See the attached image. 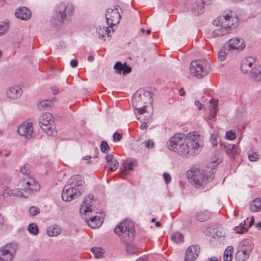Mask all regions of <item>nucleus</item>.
Wrapping results in <instances>:
<instances>
[{
  "label": "nucleus",
  "mask_w": 261,
  "mask_h": 261,
  "mask_svg": "<svg viewBox=\"0 0 261 261\" xmlns=\"http://www.w3.org/2000/svg\"><path fill=\"white\" fill-rule=\"evenodd\" d=\"M167 145L170 150L190 157L200 151L203 146V138L196 132L189 133L187 135L176 134L170 138Z\"/></svg>",
  "instance_id": "1"
},
{
  "label": "nucleus",
  "mask_w": 261,
  "mask_h": 261,
  "mask_svg": "<svg viewBox=\"0 0 261 261\" xmlns=\"http://www.w3.org/2000/svg\"><path fill=\"white\" fill-rule=\"evenodd\" d=\"M150 92L144 89H139L136 92L132 97V105L137 111L139 115H144L145 120L152 118L153 107Z\"/></svg>",
  "instance_id": "2"
},
{
  "label": "nucleus",
  "mask_w": 261,
  "mask_h": 261,
  "mask_svg": "<svg viewBox=\"0 0 261 261\" xmlns=\"http://www.w3.org/2000/svg\"><path fill=\"white\" fill-rule=\"evenodd\" d=\"M232 14L231 12L230 14L221 15L213 21V23L216 28L211 34L213 38L227 35L237 27L239 19Z\"/></svg>",
  "instance_id": "3"
},
{
  "label": "nucleus",
  "mask_w": 261,
  "mask_h": 261,
  "mask_svg": "<svg viewBox=\"0 0 261 261\" xmlns=\"http://www.w3.org/2000/svg\"><path fill=\"white\" fill-rule=\"evenodd\" d=\"M94 196L89 195L81 205L80 213L82 217L86 220L88 225L92 228L95 229L99 227L103 223V219L100 217H92L91 213L93 212V205Z\"/></svg>",
  "instance_id": "4"
},
{
  "label": "nucleus",
  "mask_w": 261,
  "mask_h": 261,
  "mask_svg": "<svg viewBox=\"0 0 261 261\" xmlns=\"http://www.w3.org/2000/svg\"><path fill=\"white\" fill-rule=\"evenodd\" d=\"M187 176L192 185L199 188L203 187L214 179V172L213 169L210 171H204L202 169L193 168L187 171Z\"/></svg>",
  "instance_id": "5"
},
{
  "label": "nucleus",
  "mask_w": 261,
  "mask_h": 261,
  "mask_svg": "<svg viewBox=\"0 0 261 261\" xmlns=\"http://www.w3.org/2000/svg\"><path fill=\"white\" fill-rule=\"evenodd\" d=\"M74 11V7L71 3L61 2L55 8V18L59 21L63 22L73 15Z\"/></svg>",
  "instance_id": "6"
},
{
  "label": "nucleus",
  "mask_w": 261,
  "mask_h": 261,
  "mask_svg": "<svg viewBox=\"0 0 261 261\" xmlns=\"http://www.w3.org/2000/svg\"><path fill=\"white\" fill-rule=\"evenodd\" d=\"M114 231L118 236H127V239L123 240L125 243L132 241L135 238V230L134 224L128 220H124L121 222L115 227Z\"/></svg>",
  "instance_id": "7"
},
{
  "label": "nucleus",
  "mask_w": 261,
  "mask_h": 261,
  "mask_svg": "<svg viewBox=\"0 0 261 261\" xmlns=\"http://www.w3.org/2000/svg\"><path fill=\"white\" fill-rule=\"evenodd\" d=\"M190 71L197 78L200 79L210 72L211 66L208 62L204 60L193 61L191 63Z\"/></svg>",
  "instance_id": "8"
},
{
  "label": "nucleus",
  "mask_w": 261,
  "mask_h": 261,
  "mask_svg": "<svg viewBox=\"0 0 261 261\" xmlns=\"http://www.w3.org/2000/svg\"><path fill=\"white\" fill-rule=\"evenodd\" d=\"M53 116L49 113H42L39 118V122L42 129L48 135L54 136L57 131L52 127Z\"/></svg>",
  "instance_id": "9"
},
{
  "label": "nucleus",
  "mask_w": 261,
  "mask_h": 261,
  "mask_svg": "<svg viewBox=\"0 0 261 261\" xmlns=\"http://www.w3.org/2000/svg\"><path fill=\"white\" fill-rule=\"evenodd\" d=\"M253 249L252 243L247 240L242 241L239 250L235 255V258L238 261H244L249 256Z\"/></svg>",
  "instance_id": "10"
},
{
  "label": "nucleus",
  "mask_w": 261,
  "mask_h": 261,
  "mask_svg": "<svg viewBox=\"0 0 261 261\" xmlns=\"http://www.w3.org/2000/svg\"><path fill=\"white\" fill-rule=\"evenodd\" d=\"M16 246L7 244L0 248V261H12L16 253Z\"/></svg>",
  "instance_id": "11"
},
{
  "label": "nucleus",
  "mask_w": 261,
  "mask_h": 261,
  "mask_svg": "<svg viewBox=\"0 0 261 261\" xmlns=\"http://www.w3.org/2000/svg\"><path fill=\"white\" fill-rule=\"evenodd\" d=\"M83 192L84 190H77L75 188L65 185L62 191V197L64 201H70L73 199L79 197Z\"/></svg>",
  "instance_id": "12"
},
{
  "label": "nucleus",
  "mask_w": 261,
  "mask_h": 261,
  "mask_svg": "<svg viewBox=\"0 0 261 261\" xmlns=\"http://www.w3.org/2000/svg\"><path fill=\"white\" fill-rule=\"evenodd\" d=\"M22 190L29 196L33 191H37L39 189V184L30 176L24 177L22 180Z\"/></svg>",
  "instance_id": "13"
},
{
  "label": "nucleus",
  "mask_w": 261,
  "mask_h": 261,
  "mask_svg": "<svg viewBox=\"0 0 261 261\" xmlns=\"http://www.w3.org/2000/svg\"><path fill=\"white\" fill-rule=\"evenodd\" d=\"M121 16L117 9L108 8L106 14V18L108 25L112 28L119 22Z\"/></svg>",
  "instance_id": "14"
},
{
  "label": "nucleus",
  "mask_w": 261,
  "mask_h": 261,
  "mask_svg": "<svg viewBox=\"0 0 261 261\" xmlns=\"http://www.w3.org/2000/svg\"><path fill=\"white\" fill-rule=\"evenodd\" d=\"M225 46L229 51H239L244 49L245 44L243 39L236 37L229 39L225 44Z\"/></svg>",
  "instance_id": "15"
},
{
  "label": "nucleus",
  "mask_w": 261,
  "mask_h": 261,
  "mask_svg": "<svg viewBox=\"0 0 261 261\" xmlns=\"http://www.w3.org/2000/svg\"><path fill=\"white\" fill-rule=\"evenodd\" d=\"M65 185L84 191L85 181L82 176L77 174L72 176Z\"/></svg>",
  "instance_id": "16"
},
{
  "label": "nucleus",
  "mask_w": 261,
  "mask_h": 261,
  "mask_svg": "<svg viewBox=\"0 0 261 261\" xmlns=\"http://www.w3.org/2000/svg\"><path fill=\"white\" fill-rule=\"evenodd\" d=\"M17 132L20 135L27 138L32 137L34 134L32 123L30 122H23L18 126Z\"/></svg>",
  "instance_id": "17"
},
{
  "label": "nucleus",
  "mask_w": 261,
  "mask_h": 261,
  "mask_svg": "<svg viewBox=\"0 0 261 261\" xmlns=\"http://www.w3.org/2000/svg\"><path fill=\"white\" fill-rule=\"evenodd\" d=\"M200 252V248L197 245H192L190 246L186 250L185 261H193L198 256Z\"/></svg>",
  "instance_id": "18"
},
{
  "label": "nucleus",
  "mask_w": 261,
  "mask_h": 261,
  "mask_svg": "<svg viewBox=\"0 0 261 261\" xmlns=\"http://www.w3.org/2000/svg\"><path fill=\"white\" fill-rule=\"evenodd\" d=\"M22 89L18 86H11L8 88L6 91L7 96L11 99H16L22 94Z\"/></svg>",
  "instance_id": "19"
},
{
  "label": "nucleus",
  "mask_w": 261,
  "mask_h": 261,
  "mask_svg": "<svg viewBox=\"0 0 261 261\" xmlns=\"http://www.w3.org/2000/svg\"><path fill=\"white\" fill-rule=\"evenodd\" d=\"M254 62V59L250 57L243 59L241 64V70L242 72L245 73H250L253 69V65Z\"/></svg>",
  "instance_id": "20"
},
{
  "label": "nucleus",
  "mask_w": 261,
  "mask_h": 261,
  "mask_svg": "<svg viewBox=\"0 0 261 261\" xmlns=\"http://www.w3.org/2000/svg\"><path fill=\"white\" fill-rule=\"evenodd\" d=\"M220 149L224 151L231 158H234L239 153L238 147L234 144H220Z\"/></svg>",
  "instance_id": "21"
},
{
  "label": "nucleus",
  "mask_w": 261,
  "mask_h": 261,
  "mask_svg": "<svg viewBox=\"0 0 261 261\" xmlns=\"http://www.w3.org/2000/svg\"><path fill=\"white\" fill-rule=\"evenodd\" d=\"M107 163L105 165V168L108 171H114L116 170L119 167V163L114 158L112 154H109L106 156Z\"/></svg>",
  "instance_id": "22"
},
{
  "label": "nucleus",
  "mask_w": 261,
  "mask_h": 261,
  "mask_svg": "<svg viewBox=\"0 0 261 261\" xmlns=\"http://www.w3.org/2000/svg\"><path fill=\"white\" fill-rule=\"evenodd\" d=\"M221 228V227L220 225L213 224L206 227L203 231L206 235L214 238L215 237H219L221 235V232L220 231Z\"/></svg>",
  "instance_id": "23"
},
{
  "label": "nucleus",
  "mask_w": 261,
  "mask_h": 261,
  "mask_svg": "<svg viewBox=\"0 0 261 261\" xmlns=\"http://www.w3.org/2000/svg\"><path fill=\"white\" fill-rule=\"evenodd\" d=\"M15 16L17 18L21 20L29 19L31 16V11L25 7L18 8L15 12Z\"/></svg>",
  "instance_id": "24"
},
{
  "label": "nucleus",
  "mask_w": 261,
  "mask_h": 261,
  "mask_svg": "<svg viewBox=\"0 0 261 261\" xmlns=\"http://www.w3.org/2000/svg\"><path fill=\"white\" fill-rule=\"evenodd\" d=\"M114 68L118 73H120L121 71H123L124 74L129 73L132 71V68L130 66L126 65L125 63L122 64L120 62H116Z\"/></svg>",
  "instance_id": "25"
},
{
  "label": "nucleus",
  "mask_w": 261,
  "mask_h": 261,
  "mask_svg": "<svg viewBox=\"0 0 261 261\" xmlns=\"http://www.w3.org/2000/svg\"><path fill=\"white\" fill-rule=\"evenodd\" d=\"M207 0H199L197 1L193 8V12L197 14H200L204 11V4H207Z\"/></svg>",
  "instance_id": "26"
},
{
  "label": "nucleus",
  "mask_w": 261,
  "mask_h": 261,
  "mask_svg": "<svg viewBox=\"0 0 261 261\" xmlns=\"http://www.w3.org/2000/svg\"><path fill=\"white\" fill-rule=\"evenodd\" d=\"M250 78L255 82L261 81V66H256L250 72Z\"/></svg>",
  "instance_id": "27"
},
{
  "label": "nucleus",
  "mask_w": 261,
  "mask_h": 261,
  "mask_svg": "<svg viewBox=\"0 0 261 261\" xmlns=\"http://www.w3.org/2000/svg\"><path fill=\"white\" fill-rule=\"evenodd\" d=\"M113 32V30H111L109 29L108 27H106L105 26H99L97 29V32H98L99 37L103 38L106 36L108 37L111 35V31Z\"/></svg>",
  "instance_id": "28"
},
{
  "label": "nucleus",
  "mask_w": 261,
  "mask_h": 261,
  "mask_svg": "<svg viewBox=\"0 0 261 261\" xmlns=\"http://www.w3.org/2000/svg\"><path fill=\"white\" fill-rule=\"evenodd\" d=\"M54 105V102L51 100L45 99L41 100L38 104V108L40 110L47 109L52 107Z\"/></svg>",
  "instance_id": "29"
},
{
  "label": "nucleus",
  "mask_w": 261,
  "mask_h": 261,
  "mask_svg": "<svg viewBox=\"0 0 261 261\" xmlns=\"http://www.w3.org/2000/svg\"><path fill=\"white\" fill-rule=\"evenodd\" d=\"M61 233V229L59 226H51L47 229V233L49 237H56Z\"/></svg>",
  "instance_id": "30"
},
{
  "label": "nucleus",
  "mask_w": 261,
  "mask_h": 261,
  "mask_svg": "<svg viewBox=\"0 0 261 261\" xmlns=\"http://www.w3.org/2000/svg\"><path fill=\"white\" fill-rule=\"evenodd\" d=\"M250 209L253 212H257L261 210V198L254 200L250 205Z\"/></svg>",
  "instance_id": "31"
},
{
  "label": "nucleus",
  "mask_w": 261,
  "mask_h": 261,
  "mask_svg": "<svg viewBox=\"0 0 261 261\" xmlns=\"http://www.w3.org/2000/svg\"><path fill=\"white\" fill-rule=\"evenodd\" d=\"M133 170V167H132L131 164H129L128 162H123L122 165V167L120 168V174L123 177L128 173V171H130Z\"/></svg>",
  "instance_id": "32"
},
{
  "label": "nucleus",
  "mask_w": 261,
  "mask_h": 261,
  "mask_svg": "<svg viewBox=\"0 0 261 261\" xmlns=\"http://www.w3.org/2000/svg\"><path fill=\"white\" fill-rule=\"evenodd\" d=\"M210 217V214L208 211L204 210L197 214L196 219L197 221L200 222H203L207 220Z\"/></svg>",
  "instance_id": "33"
},
{
  "label": "nucleus",
  "mask_w": 261,
  "mask_h": 261,
  "mask_svg": "<svg viewBox=\"0 0 261 261\" xmlns=\"http://www.w3.org/2000/svg\"><path fill=\"white\" fill-rule=\"evenodd\" d=\"M233 252V247L230 246L227 247V248L225 249L224 255L223 259L224 261H231L232 259V253Z\"/></svg>",
  "instance_id": "34"
},
{
  "label": "nucleus",
  "mask_w": 261,
  "mask_h": 261,
  "mask_svg": "<svg viewBox=\"0 0 261 261\" xmlns=\"http://www.w3.org/2000/svg\"><path fill=\"white\" fill-rule=\"evenodd\" d=\"M218 101L215 99H212L210 101L211 108L210 109V114L212 118H214L217 113V107Z\"/></svg>",
  "instance_id": "35"
},
{
  "label": "nucleus",
  "mask_w": 261,
  "mask_h": 261,
  "mask_svg": "<svg viewBox=\"0 0 261 261\" xmlns=\"http://www.w3.org/2000/svg\"><path fill=\"white\" fill-rule=\"evenodd\" d=\"M12 194L16 196L24 197V198H27L29 197L28 194L23 191L22 188L21 189L17 188L13 189L12 191Z\"/></svg>",
  "instance_id": "36"
},
{
  "label": "nucleus",
  "mask_w": 261,
  "mask_h": 261,
  "mask_svg": "<svg viewBox=\"0 0 261 261\" xmlns=\"http://www.w3.org/2000/svg\"><path fill=\"white\" fill-rule=\"evenodd\" d=\"M171 238L172 240L176 243H180L184 241V236L179 232H176L172 234Z\"/></svg>",
  "instance_id": "37"
},
{
  "label": "nucleus",
  "mask_w": 261,
  "mask_h": 261,
  "mask_svg": "<svg viewBox=\"0 0 261 261\" xmlns=\"http://www.w3.org/2000/svg\"><path fill=\"white\" fill-rule=\"evenodd\" d=\"M30 165L28 164H25L23 165L22 167L20 168V172L27 177L28 176H30Z\"/></svg>",
  "instance_id": "38"
},
{
  "label": "nucleus",
  "mask_w": 261,
  "mask_h": 261,
  "mask_svg": "<svg viewBox=\"0 0 261 261\" xmlns=\"http://www.w3.org/2000/svg\"><path fill=\"white\" fill-rule=\"evenodd\" d=\"M91 251L94 254L95 257L99 258L102 256L104 250L101 248H92Z\"/></svg>",
  "instance_id": "39"
},
{
  "label": "nucleus",
  "mask_w": 261,
  "mask_h": 261,
  "mask_svg": "<svg viewBox=\"0 0 261 261\" xmlns=\"http://www.w3.org/2000/svg\"><path fill=\"white\" fill-rule=\"evenodd\" d=\"M28 230L31 233L34 235H36L38 233V227L35 223H31L29 225Z\"/></svg>",
  "instance_id": "40"
},
{
  "label": "nucleus",
  "mask_w": 261,
  "mask_h": 261,
  "mask_svg": "<svg viewBox=\"0 0 261 261\" xmlns=\"http://www.w3.org/2000/svg\"><path fill=\"white\" fill-rule=\"evenodd\" d=\"M9 24L5 22L0 23V36H3L9 30Z\"/></svg>",
  "instance_id": "41"
},
{
  "label": "nucleus",
  "mask_w": 261,
  "mask_h": 261,
  "mask_svg": "<svg viewBox=\"0 0 261 261\" xmlns=\"http://www.w3.org/2000/svg\"><path fill=\"white\" fill-rule=\"evenodd\" d=\"M40 212L39 208L35 206H31L29 210V215L30 217H33L37 214H38Z\"/></svg>",
  "instance_id": "42"
},
{
  "label": "nucleus",
  "mask_w": 261,
  "mask_h": 261,
  "mask_svg": "<svg viewBox=\"0 0 261 261\" xmlns=\"http://www.w3.org/2000/svg\"><path fill=\"white\" fill-rule=\"evenodd\" d=\"M225 137L227 140H233L236 138L237 135L234 131L230 130L226 133Z\"/></svg>",
  "instance_id": "43"
},
{
  "label": "nucleus",
  "mask_w": 261,
  "mask_h": 261,
  "mask_svg": "<svg viewBox=\"0 0 261 261\" xmlns=\"http://www.w3.org/2000/svg\"><path fill=\"white\" fill-rule=\"evenodd\" d=\"M137 248L135 244H127L126 246V250L129 254H133L136 252Z\"/></svg>",
  "instance_id": "44"
},
{
  "label": "nucleus",
  "mask_w": 261,
  "mask_h": 261,
  "mask_svg": "<svg viewBox=\"0 0 261 261\" xmlns=\"http://www.w3.org/2000/svg\"><path fill=\"white\" fill-rule=\"evenodd\" d=\"M227 53L224 49H221L218 53V58L220 61H223L227 57Z\"/></svg>",
  "instance_id": "45"
},
{
  "label": "nucleus",
  "mask_w": 261,
  "mask_h": 261,
  "mask_svg": "<svg viewBox=\"0 0 261 261\" xmlns=\"http://www.w3.org/2000/svg\"><path fill=\"white\" fill-rule=\"evenodd\" d=\"M139 119H141L142 120H144L145 122L142 123V124L140 126V128L142 129H145L148 127V121L149 120H145L144 119V115H139V117L138 118Z\"/></svg>",
  "instance_id": "46"
},
{
  "label": "nucleus",
  "mask_w": 261,
  "mask_h": 261,
  "mask_svg": "<svg viewBox=\"0 0 261 261\" xmlns=\"http://www.w3.org/2000/svg\"><path fill=\"white\" fill-rule=\"evenodd\" d=\"M245 225V221H244V223H241L240 224V228L239 229V227L237 226L236 228L235 229L236 232L238 233H243L244 232L246 231L247 229L245 228L244 227V225Z\"/></svg>",
  "instance_id": "47"
},
{
  "label": "nucleus",
  "mask_w": 261,
  "mask_h": 261,
  "mask_svg": "<svg viewBox=\"0 0 261 261\" xmlns=\"http://www.w3.org/2000/svg\"><path fill=\"white\" fill-rule=\"evenodd\" d=\"M110 149V147L107 142L102 141L101 143V150L105 152Z\"/></svg>",
  "instance_id": "48"
},
{
  "label": "nucleus",
  "mask_w": 261,
  "mask_h": 261,
  "mask_svg": "<svg viewBox=\"0 0 261 261\" xmlns=\"http://www.w3.org/2000/svg\"><path fill=\"white\" fill-rule=\"evenodd\" d=\"M248 158L251 162H255L257 160L258 155L256 153L252 152L249 154Z\"/></svg>",
  "instance_id": "49"
},
{
  "label": "nucleus",
  "mask_w": 261,
  "mask_h": 261,
  "mask_svg": "<svg viewBox=\"0 0 261 261\" xmlns=\"http://www.w3.org/2000/svg\"><path fill=\"white\" fill-rule=\"evenodd\" d=\"M210 141L213 146L217 145V136L214 134H212L211 135Z\"/></svg>",
  "instance_id": "50"
},
{
  "label": "nucleus",
  "mask_w": 261,
  "mask_h": 261,
  "mask_svg": "<svg viewBox=\"0 0 261 261\" xmlns=\"http://www.w3.org/2000/svg\"><path fill=\"white\" fill-rule=\"evenodd\" d=\"M144 145L146 148L150 149L153 147L154 143L152 140H149L144 142Z\"/></svg>",
  "instance_id": "51"
},
{
  "label": "nucleus",
  "mask_w": 261,
  "mask_h": 261,
  "mask_svg": "<svg viewBox=\"0 0 261 261\" xmlns=\"http://www.w3.org/2000/svg\"><path fill=\"white\" fill-rule=\"evenodd\" d=\"M113 140L114 141L117 142L119 141L122 139L121 134L118 133H115L113 135Z\"/></svg>",
  "instance_id": "52"
},
{
  "label": "nucleus",
  "mask_w": 261,
  "mask_h": 261,
  "mask_svg": "<svg viewBox=\"0 0 261 261\" xmlns=\"http://www.w3.org/2000/svg\"><path fill=\"white\" fill-rule=\"evenodd\" d=\"M141 144L139 142H135L132 144V149L136 151H138L140 149Z\"/></svg>",
  "instance_id": "53"
},
{
  "label": "nucleus",
  "mask_w": 261,
  "mask_h": 261,
  "mask_svg": "<svg viewBox=\"0 0 261 261\" xmlns=\"http://www.w3.org/2000/svg\"><path fill=\"white\" fill-rule=\"evenodd\" d=\"M163 177L167 184L169 183L171 181V176L168 173H165L163 175Z\"/></svg>",
  "instance_id": "54"
},
{
  "label": "nucleus",
  "mask_w": 261,
  "mask_h": 261,
  "mask_svg": "<svg viewBox=\"0 0 261 261\" xmlns=\"http://www.w3.org/2000/svg\"><path fill=\"white\" fill-rule=\"evenodd\" d=\"M195 105L196 107H197L199 110H200L202 109L203 105L199 100H195Z\"/></svg>",
  "instance_id": "55"
},
{
  "label": "nucleus",
  "mask_w": 261,
  "mask_h": 261,
  "mask_svg": "<svg viewBox=\"0 0 261 261\" xmlns=\"http://www.w3.org/2000/svg\"><path fill=\"white\" fill-rule=\"evenodd\" d=\"M78 62L76 60L73 59L70 62V65L72 67H76L77 66Z\"/></svg>",
  "instance_id": "56"
},
{
  "label": "nucleus",
  "mask_w": 261,
  "mask_h": 261,
  "mask_svg": "<svg viewBox=\"0 0 261 261\" xmlns=\"http://www.w3.org/2000/svg\"><path fill=\"white\" fill-rule=\"evenodd\" d=\"M52 91L54 93V94L56 95L58 92V89L56 86H53L51 87Z\"/></svg>",
  "instance_id": "57"
},
{
  "label": "nucleus",
  "mask_w": 261,
  "mask_h": 261,
  "mask_svg": "<svg viewBox=\"0 0 261 261\" xmlns=\"http://www.w3.org/2000/svg\"><path fill=\"white\" fill-rule=\"evenodd\" d=\"M129 164H131L132 167L136 166L137 165V161L135 160L132 161L131 162H128Z\"/></svg>",
  "instance_id": "58"
},
{
  "label": "nucleus",
  "mask_w": 261,
  "mask_h": 261,
  "mask_svg": "<svg viewBox=\"0 0 261 261\" xmlns=\"http://www.w3.org/2000/svg\"><path fill=\"white\" fill-rule=\"evenodd\" d=\"M179 95L181 96H183L185 95V92L183 88H181L179 90Z\"/></svg>",
  "instance_id": "59"
},
{
  "label": "nucleus",
  "mask_w": 261,
  "mask_h": 261,
  "mask_svg": "<svg viewBox=\"0 0 261 261\" xmlns=\"http://www.w3.org/2000/svg\"><path fill=\"white\" fill-rule=\"evenodd\" d=\"M94 57L92 56H88V60L89 61V62H92L93 60H94Z\"/></svg>",
  "instance_id": "60"
},
{
  "label": "nucleus",
  "mask_w": 261,
  "mask_h": 261,
  "mask_svg": "<svg viewBox=\"0 0 261 261\" xmlns=\"http://www.w3.org/2000/svg\"><path fill=\"white\" fill-rule=\"evenodd\" d=\"M91 158V156L87 155V156H84L83 158V160H90Z\"/></svg>",
  "instance_id": "61"
},
{
  "label": "nucleus",
  "mask_w": 261,
  "mask_h": 261,
  "mask_svg": "<svg viewBox=\"0 0 261 261\" xmlns=\"http://www.w3.org/2000/svg\"><path fill=\"white\" fill-rule=\"evenodd\" d=\"M208 261H218V259L216 257H214L209 259Z\"/></svg>",
  "instance_id": "62"
},
{
  "label": "nucleus",
  "mask_w": 261,
  "mask_h": 261,
  "mask_svg": "<svg viewBox=\"0 0 261 261\" xmlns=\"http://www.w3.org/2000/svg\"><path fill=\"white\" fill-rule=\"evenodd\" d=\"M155 225L156 227H160L161 226V223L160 222L158 221L155 223Z\"/></svg>",
  "instance_id": "63"
},
{
  "label": "nucleus",
  "mask_w": 261,
  "mask_h": 261,
  "mask_svg": "<svg viewBox=\"0 0 261 261\" xmlns=\"http://www.w3.org/2000/svg\"><path fill=\"white\" fill-rule=\"evenodd\" d=\"M256 227L258 228H261V222H259L256 224Z\"/></svg>",
  "instance_id": "64"
}]
</instances>
